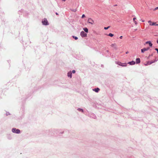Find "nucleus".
Wrapping results in <instances>:
<instances>
[{
	"label": "nucleus",
	"mask_w": 158,
	"mask_h": 158,
	"mask_svg": "<svg viewBox=\"0 0 158 158\" xmlns=\"http://www.w3.org/2000/svg\"><path fill=\"white\" fill-rule=\"evenodd\" d=\"M78 111H80L83 112V110L81 109H80V108L78 109Z\"/></svg>",
	"instance_id": "nucleus-19"
},
{
	"label": "nucleus",
	"mask_w": 158,
	"mask_h": 158,
	"mask_svg": "<svg viewBox=\"0 0 158 158\" xmlns=\"http://www.w3.org/2000/svg\"><path fill=\"white\" fill-rule=\"evenodd\" d=\"M80 35L82 37H85L87 36V34L84 31H82L80 33Z\"/></svg>",
	"instance_id": "nucleus-4"
},
{
	"label": "nucleus",
	"mask_w": 158,
	"mask_h": 158,
	"mask_svg": "<svg viewBox=\"0 0 158 158\" xmlns=\"http://www.w3.org/2000/svg\"><path fill=\"white\" fill-rule=\"evenodd\" d=\"M72 73H75V71L74 70H73L72 71Z\"/></svg>",
	"instance_id": "nucleus-23"
},
{
	"label": "nucleus",
	"mask_w": 158,
	"mask_h": 158,
	"mask_svg": "<svg viewBox=\"0 0 158 158\" xmlns=\"http://www.w3.org/2000/svg\"><path fill=\"white\" fill-rule=\"evenodd\" d=\"M140 62V60L139 58H138L136 59V63H139Z\"/></svg>",
	"instance_id": "nucleus-12"
},
{
	"label": "nucleus",
	"mask_w": 158,
	"mask_h": 158,
	"mask_svg": "<svg viewBox=\"0 0 158 158\" xmlns=\"http://www.w3.org/2000/svg\"><path fill=\"white\" fill-rule=\"evenodd\" d=\"M83 30L86 33H88V30L87 27L84 28Z\"/></svg>",
	"instance_id": "nucleus-14"
},
{
	"label": "nucleus",
	"mask_w": 158,
	"mask_h": 158,
	"mask_svg": "<svg viewBox=\"0 0 158 158\" xmlns=\"http://www.w3.org/2000/svg\"><path fill=\"white\" fill-rule=\"evenodd\" d=\"M155 50L157 51V53H158V49L157 48H156Z\"/></svg>",
	"instance_id": "nucleus-24"
},
{
	"label": "nucleus",
	"mask_w": 158,
	"mask_h": 158,
	"mask_svg": "<svg viewBox=\"0 0 158 158\" xmlns=\"http://www.w3.org/2000/svg\"><path fill=\"white\" fill-rule=\"evenodd\" d=\"M156 61V60L155 59L154 61L152 60V61H148V62L147 64H145V65H150V64H151L152 63Z\"/></svg>",
	"instance_id": "nucleus-8"
},
{
	"label": "nucleus",
	"mask_w": 158,
	"mask_h": 158,
	"mask_svg": "<svg viewBox=\"0 0 158 158\" xmlns=\"http://www.w3.org/2000/svg\"><path fill=\"white\" fill-rule=\"evenodd\" d=\"M111 46L112 47L114 48L115 49H116L117 48V45L115 43H114L111 44Z\"/></svg>",
	"instance_id": "nucleus-9"
},
{
	"label": "nucleus",
	"mask_w": 158,
	"mask_h": 158,
	"mask_svg": "<svg viewBox=\"0 0 158 158\" xmlns=\"http://www.w3.org/2000/svg\"><path fill=\"white\" fill-rule=\"evenodd\" d=\"M148 22L149 23L150 25H157L158 26V24H156V23L155 22L152 23L151 20H149Z\"/></svg>",
	"instance_id": "nucleus-5"
},
{
	"label": "nucleus",
	"mask_w": 158,
	"mask_h": 158,
	"mask_svg": "<svg viewBox=\"0 0 158 158\" xmlns=\"http://www.w3.org/2000/svg\"><path fill=\"white\" fill-rule=\"evenodd\" d=\"M12 131L13 132L18 134L20 132V131L18 129H17L15 128H13L12 129Z\"/></svg>",
	"instance_id": "nucleus-2"
},
{
	"label": "nucleus",
	"mask_w": 158,
	"mask_h": 158,
	"mask_svg": "<svg viewBox=\"0 0 158 158\" xmlns=\"http://www.w3.org/2000/svg\"><path fill=\"white\" fill-rule=\"evenodd\" d=\"M146 44H148L150 46L152 47V44L150 41H147L146 42Z\"/></svg>",
	"instance_id": "nucleus-11"
},
{
	"label": "nucleus",
	"mask_w": 158,
	"mask_h": 158,
	"mask_svg": "<svg viewBox=\"0 0 158 158\" xmlns=\"http://www.w3.org/2000/svg\"><path fill=\"white\" fill-rule=\"evenodd\" d=\"M135 62L134 61H132L131 62H128L127 64H130V65H134L135 64Z\"/></svg>",
	"instance_id": "nucleus-10"
},
{
	"label": "nucleus",
	"mask_w": 158,
	"mask_h": 158,
	"mask_svg": "<svg viewBox=\"0 0 158 158\" xmlns=\"http://www.w3.org/2000/svg\"><path fill=\"white\" fill-rule=\"evenodd\" d=\"M157 43L158 44V39L157 40Z\"/></svg>",
	"instance_id": "nucleus-27"
},
{
	"label": "nucleus",
	"mask_w": 158,
	"mask_h": 158,
	"mask_svg": "<svg viewBox=\"0 0 158 158\" xmlns=\"http://www.w3.org/2000/svg\"><path fill=\"white\" fill-rule=\"evenodd\" d=\"M157 9H158V7L155 8V9H154V10H157Z\"/></svg>",
	"instance_id": "nucleus-22"
},
{
	"label": "nucleus",
	"mask_w": 158,
	"mask_h": 158,
	"mask_svg": "<svg viewBox=\"0 0 158 158\" xmlns=\"http://www.w3.org/2000/svg\"><path fill=\"white\" fill-rule=\"evenodd\" d=\"M110 26H108V27H105L104 28V29L105 30H107V29H108L109 28H110Z\"/></svg>",
	"instance_id": "nucleus-20"
},
{
	"label": "nucleus",
	"mask_w": 158,
	"mask_h": 158,
	"mask_svg": "<svg viewBox=\"0 0 158 158\" xmlns=\"http://www.w3.org/2000/svg\"><path fill=\"white\" fill-rule=\"evenodd\" d=\"M108 35L110 37H112L114 36V35L111 33H110Z\"/></svg>",
	"instance_id": "nucleus-17"
},
{
	"label": "nucleus",
	"mask_w": 158,
	"mask_h": 158,
	"mask_svg": "<svg viewBox=\"0 0 158 158\" xmlns=\"http://www.w3.org/2000/svg\"><path fill=\"white\" fill-rule=\"evenodd\" d=\"M76 11H77L76 9H74V10H72V11H74V12H75Z\"/></svg>",
	"instance_id": "nucleus-25"
},
{
	"label": "nucleus",
	"mask_w": 158,
	"mask_h": 158,
	"mask_svg": "<svg viewBox=\"0 0 158 158\" xmlns=\"http://www.w3.org/2000/svg\"><path fill=\"white\" fill-rule=\"evenodd\" d=\"M85 17V15L83 14V15H82V17H81V18H84V17Z\"/></svg>",
	"instance_id": "nucleus-21"
},
{
	"label": "nucleus",
	"mask_w": 158,
	"mask_h": 158,
	"mask_svg": "<svg viewBox=\"0 0 158 158\" xmlns=\"http://www.w3.org/2000/svg\"><path fill=\"white\" fill-rule=\"evenodd\" d=\"M42 23L43 25H48V21L46 19H44L42 21Z\"/></svg>",
	"instance_id": "nucleus-3"
},
{
	"label": "nucleus",
	"mask_w": 158,
	"mask_h": 158,
	"mask_svg": "<svg viewBox=\"0 0 158 158\" xmlns=\"http://www.w3.org/2000/svg\"><path fill=\"white\" fill-rule=\"evenodd\" d=\"M127 53H128V52H126V54H127Z\"/></svg>",
	"instance_id": "nucleus-30"
},
{
	"label": "nucleus",
	"mask_w": 158,
	"mask_h": 158,
	"mask_svg": "<svg viewBox=\"0 0 158 158\" xmlns=\"http://www.w3.org/2000/svg\"><path fill=\"white\" fill-rule=\"evenodd\" d=\"M56 15H58V14L57 13H56Z\"/></svg>",
	"instance_id": "nucleus-28"
},
{
	"label": "nucleus",
	"mask_w": 158,
	"mask_h": 158,
	"mask_svg": "<svg viewBox=\"0 0 158 158\" xmlns=\"http://www.w3.org/2000/svg\"><path fill=\"white\" fill-rule=\"evenodd\" d=\"M119 38L120 39H122V38H123V36H121Z\"/></svg>",
	"instance_id": "nucleus-26"
},
{
	"label": "nucleus",
	"mask_w": 158,
	"mask_h": 158,
	"mask_svg": "<svg viewBox=\"0 0 158 158\" xmlns=\"http://www.w3.org/2000/svg\"><path fill=\"white\" fill-rule=\"evenodd\" d=\"M88 23L91 24H94V21L91 19L89 18L88 20Z\"/></svg>",
	"instance_id": "nucleus-6"
},
{
	"label": "nucleus",
	"mask_w": 158,
	"mask_h": 158,
	"mask_svg": "<svg viewBox=\"0 0 158 158\" xmlns=\"http://www.w3.org/2000/svg\"><path fill=\"white\" fill-rule=\"evenodd\" d=\"M135 19H136V18H133V20L134 21V23H135V24L136 25L137 24V23L135 20Z\"/></svg>",
	"instance_id": "nucleus-15"
},
{
	"label": "nucleus",
	"mask_w": 158,
	"mask_h": 158,
	"mask_svg": "<svg viewBox=\"0 0 158 158\" xmlns=\"http://www.w3.org/2000/svg\"><path fill=\"white\" fill-rule=\"evenodd\" d=\"M73 37L76 40L78 39V38L77 37L75 36H73Z\"/></svg>",
	"instance_id": "nucleus-18"
},
{
	"label": "nucleus",
	"mask_w": 158,
	"mask_h": 158,
	"mask_svg": "<svg viewBox=\"0 0 158 158\" xmlns=\"http://www.w3.org/2000/svg\"><path fill=\"white\" fill-rule=\"evenodd\" d=\"M142 21L143 22H144V20H143Z\"/></svg>",
	"instance_id": "nucleus-29"
},
{
	"label": "nucleus",
	"mask_w": 158,
	"mask_h": 158,
	"mask_svg": "<svg viewBox=\"0 0 158 158\" xmlns=\"http://www.w3.org/2000/svg\"><path fill=\"white\" fill-rule=\"evenodd\" d=\"M149 49V48H144L141 49V52L143 53L144 52L148 50Z\"/></svg>",
	"instance_id": "nucleus-7"
},
{
	"label": "nucleus",
	"mask_w": 158,
	"mask_h": 158,
	"mask_svg": "<svg viewBox=\"0 0 158 158\" xmlns=\"http://www.w3.org/2000/svg\"><path fill=\"white\" fill-rule=\"evenodd\" d=\"M115 63L116 64L122 67H126L127 66V63H123L119 61H116Z\"/></svg>",
	"instance_id": "nucleus-1"
},
{
	"label": "nucleus",
	"mask_w": 158,
	"mask_h": 158,
	"mask_svg": "<svg viewBox=\"0 0 158 158\" xmlns=\"http://www.w3.org/2000/svg\"><path fill=\"white\" fill-rule=\"evenodd\" d=\"M68 76L71 78L72 77V73L71 72L68 73Z\"/></svg>",
	"instance_id": "nucleus-13"
},
{
	"label": "nucleus",
	"mask_w": 158,
	"mask_h": 158,
	"mask_svg": "<svg viewBox=\"0 0 158 158\" xmlns=\"http://www.w3.org/2000/svg\"><path fill=\"white\" fill-rule=\"evenodd\" d=\"M100 90V89L98 88H97L96 89H95V91L96 92H98Z\"/></svg>",
	"instance_id": "nucleus-16"
}]
</instances>
